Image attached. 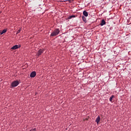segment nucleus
Here are the masks:
<instances>
[{"label": "nucleus", "mask_w": 131, "mask_h": 131, "mask_svg": "<svg viewBox=\"0 0 131 131\" xmlns=\"http://www.w3.org/2000/svg\"><path fill=\"white\" fill-rule=\"evenodd\" d=\"M60 33V30L56 29L50 35V36H57Z\"/></svg>", "instance_id": "1"}, {"label": "nucleus", "mask_w": 131, "mask_h": 131, "mask_svg": "<svg viewBox=\"0 0 131 131\" xmlns=\"http://www.w3.org/2000/svg\"><path fill=\"white\" fill-rule=\"evenodd\" d=\"M19 83H20L19 81H18V80L14 81L11 83V86H12V88H15L16 86H18V85H19Z\"/></svg>", "instance_id": "2"}, {"label": "nucleus", "mask_w": 131, "mask_h": 131, "mask_svg": "<svg viewBox=\"0 0 131 131\" xmlns=\"http://www.w3.org/2000/svg\"><path fill=\"white\" fill-rule=\"evenodd\" d=\"M30 76L32 78L35 77V76H36V72L35 71L32 72L31 73Z\"/></svg>", "instance_id": "3"}, {"label": "nucleus", "mask_w": 131, "mask_h": 131, "mask_svg": "<svg viewBox=\"0 0 131 131\" xmlns=\"http://www.w3.org/2000/svg\"><path fill=\"white\" fill-rule=\"evenodd\" d=\"M43 53V50L39 49L37 52V56H40Z\"/></svg>", "instance_id": "4"}, {"label": "nucleus", "mask_w": 131, "mask_h": 131, "mask_svg": "<svg viewBox=\"0 0 131 131\" xmlns=\"http://www.w3.org/2000/svg\"><path fill=\"white\" fill-rule=\"evenodd\" d=\"M21 47L20 45L19 46L18 45H15L11 48V50H17V49H19Z\"/></svg>", "instance_id": "5"}, {"label": "nucleus", "mask_w": 131, "mask_h": 131, "mask_svg": "<svg viewBox=\"0 0 131 131\" xmlns=\"http://www.w3.org/2000/svg\"><path fill=\"white\" fill-rule=\"evenodd\" d=\"M83 15L85 17H88L89 16V12H88V11H86V10H84L83 11Z\"/></svg>", "instance_id": "6"}, {"label": "nucleus", "mask_w": 131, "mask_h": 131, "mask_svg": "<svg viewBox=\"0 0 131 131\" xmlns=\"http://www.w3.org/2000/svg\"><path fill=\"white\" fill-rule=\"evenodd\" d=\"M105 24H106V23H105V21L104 20V19H102L101 22L100 23V26H103L105 25Z\"/></svg>", "instance_id": "7"}, {"label": "nucleus", "mask_w": 131, "mask_h": 131, "mask_svg": "<svg viewBox=\"0 0 131 131\" xmlns=\"http://www.w3.org/2000/svg\"><path fill=\"white\" fill-rule=\"evenodd\" d=\"M100 116H98V117L96 118L95 121L97 124H99V122H100Z\"/></svg>", "instance_id": "8"}, {"label": "nucleus", "mask_w": 131, "mask_h": 131, "mask_svg": "<svg viewBox=\"0 0 131 131\" xmlns=\"http://www.w3.org/2000/svg\"><path fill=\"white\" fill-rule=\"evenodd\" d=\"M7 32V29L3 30L2 32H0V35L4 34V33H6Z\"/></svg>", "instance_id": "9"}, {"label": "nucleus", "mask_w": 131, "mask_h": 131, "mask_svg": "<svg viewBox=\"0 0 131 131\" xmlns=\"http://www.w3.org/2000/svg\"><path fill=\"white\" fill-rule=\"evenodd\" d=\"M72 18H75V15H72L68 17V19H72Z\"/></svg>", "instance_id": "10"}, {"label": "nucleus", "mask_w": 131, "mask_h": 131, "mask_svg": "<svg viewBox=\"0 0 131 131\" xmlns=\"http://www.w3.org/2000/svg\"><path fill=\"white\" fill-rule=\"evenodd\" d=\"M82 20L85 23H86V18L83 16H82Z\"/></svg>", "instance_id": "11"}, {"label": "nucleus", "mask_w": 131, "mask_h": 131, "mask_svg": "<svg viewBox=\"0 0 131 131\" xmlns=\"http://www.w3.org/2000/svg\"><path fill=\"white\" fill-rule=\"evenodd\" d=\"M114 97V95H112V96H111V97H110V101H112V100H113V98Z\"/></svg>", "instance_id": "12"}, {"label": "nucleus", "mask_w": 131, "mask_h": 131, "mask_svg": "<svg viewBox=\"0 0 131 131\" xmlns=\"http://www.w3.org/2000/svg\"><path fill=\"white\" fill-rule=\"evenodd\" d=\"M20 32H21V29H20L19 30H18L17 32V34L18 33H20Z\"/></svg>", "instance_id": "13"}]
</instances>
